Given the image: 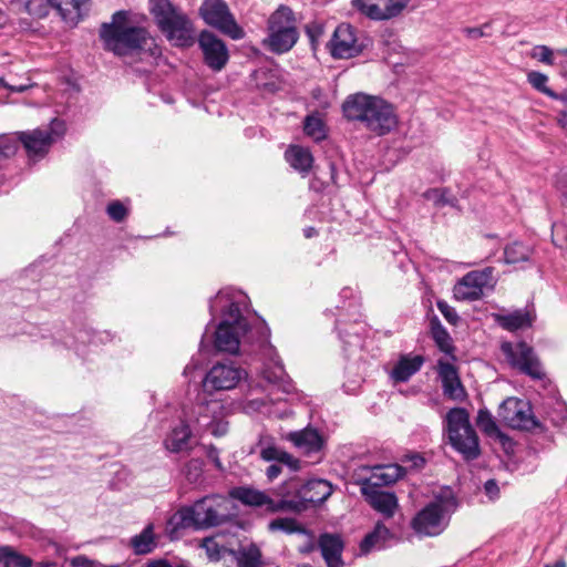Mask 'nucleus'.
Listing matches in <instances>:
<instances>
[{
  "label": "nucleus",
  "mask_w": 567,
  "mask_h": 567,
  "mask_svg": "<svg viewBox=\"0 0 567 567\" xmlns=\"http://www.w3.org/2000/svg\"><path fill=\"white\" fill-rule=\"evenodd\" d=\"M228 302L223 311V319L215 328L212 336L207 333L203 338L204 342H210L216 352L224 354H239L241 346L250 344L254 350L268 354L275 351L270 343V329L261 318H256L249 322L241 315L238 302L228 301L227 295L218 292L214 299H210L209 309L214 313L217 303Z\"/></svg>",
  "instance_id": "1"
},
{
  "label": "nucleus",
  "mask_w": 567,
  "mask_h": 567,
  "mask_svg": "<svg viewBox=\"0 0 567 567\" xmlns=\"http://www.w3.org/2000/svg\"><path fill=\"white\" fill-rule=\"evenodd\" d=\"M342 111L349 121L360 122L378 136L390 133L398 125L393 106L378 96L364 93L350 95L343 102Z\"/></svg>",
  "instance_id": "2"
},
{
  "label": "nucleus",
  "mask_w": 567,
  "mask_h": 567,
  "mask_svg": "<svg viewBox=\"0 0 567 567\" xmlns=\"http://www.w3.org/2000/svg\"><path fill=\"white\" fill-rule=\"evenodd\" d=\"M127 20L128 12L120 10L112 16L111 22L103 23L100 29L104 49L120 56L144 50L153 44V40L144 28L130 25Z\"/></svg>",
  "instance_id": "3"
},
{
  "label": "nucleus",
  "mask_w": 567,
  "mask_h": 567,
  "mask_svg": "<svg viewBox=\"0 0 567 567\" xmlns=\"http://www.w3.org/2000/svg\"><path fill=\"white\" fill-rule=\"evenodd\" d=\"M150 11L166 39L175 47L195 43V29L189 17L171 0H150Z\"/></svg>",
  "instance_id": "4"
},
{
  "label": "nucleus",
  "mask_w": 567,
  "mask_h": 567,
  "mask_svg": "<svg viewBox=\"0 0 567 567\" xmlns=\"http://www.w3.org/2000/svg\"><path fill=\"white\" fill-rule=\"evenodd\" d=\"M226 499L218 495L206 496L190 507L181 508L169 520L174 528H207L221 524L227 517L223 509Z\"/></svg>",
  "instance_id": "5"
},
{
  "label": "nucleus",
  "mask_w": 567,
  "mask_h": 567,
  "mask_svg": "<svg viewBox=\"0 0 567 567\" xmlns=\"http://www.w3.org/2000/svg\"><path fill=\"white\" fill-rule=\"evenodd\" d=\"M445 431L449 443L465 461H474L481 455L480 440L465 409L453 408L447 412Z\"/></svg>",
  "instance_id": "6"
},
{
  "label": "nucleus",
  "mask_w": 567,
  "mask_h": 567,
  "mask_svg": "<svg viewBox=\"0 0 567 567\" xmlns=\"http://www.w3.org/2000/svg\"><path fill=\"white\" fill-rule=\"evenodd\" d=\"M287 491L281 495L279 508H286V512L301 513L310 505L324 503L333 493L332 484L322 478L309 480L302 485L289 483Z\"/></svg>",
  "instance_id": "7"
},
{
  "label": "nucleus",
  "mask_w": 567,
  "mask_h": 567,
  "mask_svg": "<svg viewBox=\"0 0 567 567\" xmlns=\"http://www.w3.org/2000/svg\"><path fill=\"white\" fill-rule=\"evenodd\" d=\"M64 133V122L59 118H53L45 127L20 132L18 138L25 148L29 158L39 159L49 153L51 146L60 140Z\"/></svg>",
  "instance_id": "8"
},
{
  "label": "nucleus",
  "mask_w": 567,
  "mask_h": 567,
  "mask_svg": "<svg viewBox=\"0 0 567 567\" xmlns=\"http://www.w3.org/2000/svg\"><path fill=\"white\" fill-rule=\"evenodd\" d=\"M198 12L206 24L217 29L233 40H240L245 37L243 28L238 25L228 4L224 0H204Z\"/></svg>",
  "instance_id": "9"
},
{
  "label": "nucleus",
  "mask_w": 567,
  "mask_h": 567,
  "mask_svg": "<svg viewBox=\"0 0 567 567\" xmlns=\"http://www.w3.org/2000/svg\"><path fill=\"white\" fill-rule=\"evenodd\" d=\"M494 268L486 267L481 270H473L463 276L453 288L454 297L462 301L478 300L483 296V289L493 287L496 282Z\"/></svg>",
  "instance_id": "10"
},
{
  "label": "nucleus",
  "mask_w": 567,
  "mask_h": 567,
  "mask_svg": "<svg viewBox=\"0 0 567 567\" xmlns=\"http://www.w3.org/2000/svg\"><path fill=\"white\" fill-rule=\"evenodd\" d=\"M445 527V505L442 501L431 502L411 520V528L419 536H437Z\"/></svg>",
  "instance_id": "11"
},
{
  "label": "nucleus",
  "mask_w": 567,
  "mask_h": 567,
  "mask_svg": "<svg viewBox=\"0 0 567 567\" xmlns=\"http://www.w3.org/2000/svg\"><path fill=\"white\" fill-rule=\"evenodd\" d=\"M198 44L203 52L205 64L213 71H221L228 60L229 53L225 42L213 32L204 30L198 37Z\"/></svg>",
  "instance_id": "12"
},
{
  "label": "nucleus",
  "mask_w": 567,
  "mask_h": 567,
  "mask_svg": "<svg viewBox=\"0 0 567 567\" xmlns=\"http://www.w3.org/2000/svg\"><path fill=\"white\" fill-rule=\"evenodd\" d=\"M238 537L234 534L219 532L210 537L203 539L200 547L205 550L206 556L212 563L223 561L226 566L231 565V556Z\"/></svg>",
  "instance_id": "13"
},
{
  "label": "nucleus",
  "mask_w": 567,
  "mask_h": 567,
  "mask_svg": "<svg viewBox=\"0 0 567 567\" xmlns=\"http://www.w3.org/2000/svg\"><path fill=\"white\" fill-rule=\"evenodd\" d=\"M411 0H379L378 3L369 0H352L351 6L358 12L372 20H389L398 17Z\"/></svg>",
  "instance_id": "14"
},
{
  "label": "nucleus",
  "mask_w": 567,
  "mask_h": 567,
  "mask_svg": "<svg viewBox=\"0 0 567 567\" xmlns=\"http://www.w3.org/2000/svg\"><path fill=\"white\" fill-rule=\"evenodd\" d=\"M499 415L513 429L532 430L537 425L529 406L515 398L503 401L499 406Z\"/></svg>",
  "instance_id": "15"
},
{
  "label": "nucleus",
  "mask_w": 567,
  "mask_h": 567,
  "mask_svg": "<svg viewBox=\"0 0 567 567\" xmlns=\"http://www.w3.org/2000/svg\"><path fill=\"white\" fill-rule=\"evenodd\" d=\"M328 45L331 55L337 59H350L362 51V47L355 38L354 29L347 23H341L336 28Z\"/></svg>",
  "instance_id": "16"
},
{
  "label": "nucleus",
  "mask_w": 567,
  "mask_h": 567,
  "mask_svg": "<svg viewBox=\"0 0 567 567\" xmlns=\"http://www.w3.org/2000/svg\"><path fill=\"white\" fill-rule=\"evenodd\" d=\"M369 471V476L360 477L357 481L360 489H380L383 486L394 484L405 474L404 468L398 464L378 465Z\"/></svg>",
  "instance_id": "17"
},
{
  "label": "nucleus",
  "mask_w": 567,
  "mask_h": 567,
  "mask_svg": "<svg viewBox=\"0 0 567 567\" xmlns=\"http://www.w3.org/2000/svg\"><path fill=\"white\" fill-rule=\"evenodd\" d=\"M244 371L233 363L215 364L205 377V385L213 390H230L241 380Z\"/></svg>",
  "instance_id": "18"
},
{
  "label": "nucleus",
  "mask_w": 567,
  "mask_h": 567,
  "mask_svg": "<svg viewBox=\"0 0 567 567\" xmlns=\"http://www.w3.org/2000/svg\"><path fill=\"white\" fill-rule=\"evenodd\" d=\"M437 373L442 382L443 393L447 399L458 402L466 399V391L454 364L440 360L437 363Z\"/></svg>",
  "instance_id": "19"
},
{
  "label": "nucleus",
  "mask_w": 567,
  "mask_h": 567,
  "mask_svg": "<svg viewBox=\"0 0 567 567\" xmlns=\"http://www.w3.org/2000/svg\"><path fill=\"white\" fill-rule=\"evenodd\" d=\"M260 377L268 384L276 386L285 394L295 393V385L286 373L284 365L280 361L275 360L274 357H267L260 368Z\"/></svg>",
  "instance_id": "20"
},
{
  "label": "nucleus",
  "mask_w": 567,
  "mask_h": 567,
  "mask_svg": "<svg viewBox=\"0 0 567 567\" xmlns=\"http://www.w3.org/2000/svg\"><path fill=\"white\" fill-rule=\"evenodd\" d=\"M368 504L384 518H392L399 509V499L392 492L381 489H360Z\"/></svg>",
  "instance_id": "21"
},
{
  "label": "nucleus",
  "mask_w": 567,
  "mask_h": 567,
  "mask_svg": "<svg viewBox=\"0 0 567 567\" xmlns=\"http://www.w3.org/2000/svg\"><path fill=\"white\" fill-rule=\"evenodd\" d=\"M231 496L249 506H266L267 511L286 512V508H279L281 498L275 501L270 498L266 493L250 488V487H238L231 492Z\"/></svg>",
  "instance_id": "22"
},
{
  "label": "nucleus",
  "mask_w": 567,
  "mask_h": 567,
  "mask_svg": "<svg viewBox=\"0 0 567 567\" xmlns=\"http://www.w3.org/2000/svg\"><path fill=\"white\" fill-rule=\"evenodd\" d=\"M236 567H264L262 553L255 543L244 544L239 538L231 556Z\"/></svg>",
  "instance_id": "23"
},
{
  "label": "nucleus",
  "mask_w": 567,
  "mask_h": 567,
  "mask_svg": "<svg viewBox=\"0 0 567 567\" xmlns=\"http://www.w3.org/2000/svg\"><path fill=\"white\" fill-rule=\"evenodd\" d=\"M298 38V30L268 31V37L262 41V44L269 51L282 54L293 48Z\"/></svg>",
  "instance_id": "24"
},
{
  "label": "nucleus",
  "mask_w": 567,
  "mask_h": 567,
  "mask_svg": "<svg viewBox=\"0 0 567 567\" xmlns=\"http://www.w3.org/2000/svg\"><path fill=\"white\" fill-rule=\"evenodd\" d=\"M319 547L328 567H342L343 544L338 535L323 534L319 538Z\"/></svg>",
  "instance_id": "25"
},
{
  "label": "nucleus",
  "mask_w": 567,
  "mask_h": 567,
  "mask_svg": "<svg viewBox=\"0 0 567 567\" xmlns=\"http://www.w3.org/2000/svg\"><path fill=\"white\" fill-rule=\"evenodd\" d=\"M394 537V534L383 522H377L372 532L368 533L360 543V550L368 554L372 550H380L386 546V543Z\"/></svg>",
  "instance_id": "26"
},
{
  "label": "nucleus",
  "mask_w": 567,
  "mask_h": 567,
  "mask_svg": "<svg viewBox=\"0 0 567 567\" xmlns=\"http://www.w3.org/2000/svg\"><path fill=\"white\" fill-rule=\"evenodd\" d=\"M192 431L185 422L172 429L164 441L165 447L174 453L187 451L190 449Z\"/></svg>",
  "instance_id": "27"
},
{
  "label": "nucleus",
  "mask_w": 567,
  "mask_h": 567,
  "mask_svg": "<svg viewBox=\"0 0 567 567\" xmlns=\"http://www.w3.org/2000/svg\"><path fill=\"white\" fill-rule=\"evenodd\" d=\"M423 362V357H400L390 377L394 382H406L422 368Z\"/></svg>",
  "instance_id": "28"
},
{
  "label": "nucleus",
  "mask_w": 567,
  "mask_h": 567,
  "mask_svg": "<svg viewBox=\"0 0 567 567\" xmlns=\"http://www.w3.org/2000/svg\"><path fill=\"white\" fill-rule=\"evenodd\" d=\"M288 437L297 447L301 449L307 454L320 451L323 443L321 435L313 429L291 432Z\"/></svg>",
  "instance_id": "29"
},
{
  "label": "nucleus",
  "mask_w": 567,
  "mask_h": 567,
  "mask_svg": "<svg viewBox=\"0 0 567 567\" xmlns=\"http://www.w3.org/2000/svg\"><path fill=\"white\" fill-rule=\"evenodd\" d=\"M297 30L295 12L287 6H279L268 19V31Z\"/></svg>",
  "instance_id": "30"
},
{
  "label": "nucleus",
  "mask_w": 567,
  "mask_h": 567,
  "mask_svg": "<svg viewBox=\"0 0 567 567\" xmlns=\"http://www.w3.org/2000/svg\"><path fill=\"white\" fill-rule=\"evenodd\" d=\"M285 156L291 167L302 174L309 173L312 167L313 157L308 148L292 145L286 151Z\"/></svg>",
  "instance_id": "31"
},
{
  "label": "nucleus",
  "mask_w": 567,
  "mask_h": 567,
  "mask_svg": "<svg viewBox=\"0 0 567 567\" xmlns=\"http://www.w3.org/2000/svg\"><path fill=\"white\" fill-rule=\"evenodd\" d=\"M336 328L340 339L348 344L355 346L361 341V333L364 331V323L359 318H355L352 322L339 319L337 320Z\"/></svg>",
  "instance_id": "32"
},
{
  "label": "nucleus",
  "mask_w": 567,
  "mask_h": 567,
  "mask_svg": "<svg viewBox=\"0 0 567 567\" xmlns=\"http://www.w3.org/2000/svg\"><path fill=\"white\" fill-rule=\"evenodd\" d=\"M509 363L513 368L517 369L519 372L532 377L533 379H543L545 377V372L543 370L542 363L539 362L537 357H508Z\"/></svg>",
  "instance_id": "33"
},
{
  "label": "nucleus",
  "mask_w": 567,
  "mask_h": 567,
  "mask_svg": "<svg viewBox=\"0 0 567 567\" xmlns=\"http://www.w3.org/2000/svg\"><path fill=\"white\" fill-rule=\"evenodd\" d=\"M89 0H53V8L56 9L63 20L76 22L81 18L82 10L86 8Z\"/></svg>",
  "instance_id": "34"
},
{
  "label": "nucleus",
  "mask_w": 567,
  "mask_h": 567,
  "mask_svg": "<svg viewBox=\"0 0 567 567\" xmlns=\"http://www.w3.org/2000/svg\"><path fill=\"white\" fill-rule=\"evenodd\" d=\"M130 545L136 555H146L152 553L156 547L153 525L148 524L140 534L133 536L130 540Z\"/></svg>",
  "instance_id": "35"
},
{
  "label": "nucleus",
  "mask_w": 567,
  "mask_h": 567,
  "mask_svg": "<svg viewBox=\"0 0 567 567\" xmlns=\"http://www.w3.org/2000/svg\"><path fill=\"white\" fill-rule=\"evenodd\" d=\"M497 322L504 329L515 331L532 326L533 318L528 311L516 310L508 315L498 316Z\"/></svg>",
  "instance_id": "36"
},
{
  "label": "nucleus",
  "mask_w": 567,
  "mask_h": 567,
  "mask_svg": "<svg viewBox=\"0 0 567 567\" xmlns=\"http://www.w3.org/2000/svg\"><path fill=\"white\" fill-rule=\"evenodd\" d=\"M260 457L267 462L277 461L280 464L288 465L292 470H298L299 467L298 461L293 458V456L274 444L262 446Z\"/></svg>",
  "instance_id": "37"
},
{
  "label": "nucleus",
  "mask_w": 567,
  "mask_h": 567,
  "mask_svg": "<svg viewBox=\"0 0 567 567\" xmlns=\"http://www.w3.org/2000/svg\"><path fill=\"white\" fill-rule=\"evenodd\" d=\"M0 564L3 567H31L32 559L20 554L11 546H0Z\"/></svg>",
  "instance_id": "38"
},
{
  "label": "nucleus",
  "mask_w": 567,
  "mask_h": 567,
  "mask_svg": "<svg viewBox=\"0 0 567 567\" xmlns=\"http://www.w3.org/2000/svg\"><path fill=\"white\" fill-rule=\"evenodd\" d=\"M268 529L272 533L281 532L284 534H303L305 527L291 517H278L269 522Z\"/></svg>",
  "instance_id": "39"
},
{
  "label": "nucleus",
  "mask_w": 567,
  "mask_h": 567,
  "mask_svg": "<svg viewBox=\"0 0 567 567\" xmlns=\"http://www.w3.org/2000/svg\"><path fill=\"white\" fill-rule=\"evenodd\" d=\"M303 132L315 142H320L327 136L326 125L318 114H311L305 118Z\"/></svg>",
  "instance_id": "40"
},
{
  "label": "nucleus",
  "mask_w": 567,
  "mask_h": 567,
  "mask_svg": "<svg viewBox=\"0 0 567 567\" xmlns=\"http://www.w3.org/2000/svg\"><path fill=\"white\" fill-rule=\"evenodd\" d=\"M532 250L529 247L522 243H513L505 247L504 259L507 264H517L526 261L530 256Z\"/></svg>",
  "instance_id": "41"
},
{
  "label": "nucleus",
  "mask_w": 567,
  "mask_h": 567,
  "mask_svg": "<svg viewBox=\"0 0 567 567\" xmlns=\"http://www.w3.org/2000/svg\"><path fill=\"white\" fill-rule=\"evenodd\" d=\"M528 83L537 91L551 99H558V94L547 86L548 76L538 71H530L527 74Z\"/></svg>",
  "instance_id": "42"
},
{
  "label": "nucleus",
  "mask_w": 567,
  "mask_h": 567,
  "mask_svg": "<svg viewBox=\"0 0 567 567\" xmlns=\"http://www.w3.org/2000/svg\"><path fill=\"white\" fill-rule=\"evenodd\" d=\"M432 336L439 349L445 354H451L453 351L452 339L447 331L441 324L432 327Z\"/></svg>",
  "instance_id": "43"
},
{
  "label": "nucleus",
  "mask_w": 567,
  "mask_h": 567,
  "mask_svg": "<svg viewBox=\"0 0 567 567\" xmlns=\"http://www.w3.org/2000/svg\"><path fill=\"white\" fill-rule=\"evenodd\" d=\"M25 8L31 16L43 18L53 8V0H28Z\"/></svg>",
  "instance_id": "44"
},
{
  "label": "nucleus",
  "mask_w": 567,
  "mask_h": 567,
  "mask_svg": "<svg viewBox=\"0 0 567 567\" xmlns=\"http://www.w3.org/2000/svg\"><path fill=\"white\" fill-rule=\"evenodd\" d=\"M446 190L445 189H429L424 193V197L429 200H432L435 206L442 207L445 205H454L455 198H449L446 197Z\"/></svg>",
  "instance_id": "45"
},
{
  "label": "nucleus",
  "mask_w": 567,
  "mask_h": 567,
  "mask_svg": "<svg viewBox=\"0 0 567 567\" xmlns=\"http://www.w3.org/2000/svg\"><path fill=\"white\" fill-rule=\"evenodd\" d=\"M530 56L547 65H554L555 63L554 52L547 45H535L532 49Z\"/></svg>",
  "instance_id": "46"
},
{
  "label": "nucleus",
  "mask_w": 567,
  "mask_h": 567,
  "mask_svg": "<svg viewBox=\"0 0 567 567\" xmlns=\"http://www.w3.org/2000/svg\"><path fill=\"white\" fill-rule=\"evenodd\" d=\"M477 425L487 434L497 430V425L487 410H480L476 417Z\"/></svg>",
  "instance_id": "47"
},
{
  "label": "nucleus",
  "mask_w": 567,
  "mask_h": 567,
  "mask_svg": "<svg viewBox=\"0 0 567 567\" xmlns=\"http://www.w3.org/2000/svg\"><path fill=\"white\" fill-rule=\"evenodd\" d=\"M106 213L112 220L121 223L127 216V208L120 200H113L107 205Z\"/></svg>",
  "instance_id": "48"
},
{
  "label": "nucleus",
  "mask_w": 567,
  "mask_h": 567,
  "mask_svg": "<svg viewBox=\"0 0 567 567\" xmlns=\"http://www.w3.org/2000/svg\"><path fill=\"white\" fill-rule=\"evenodd\" d=\"M219 409L220 404L218 401H209L198 404L196 411L198 414L197 422L200 423L202 419L209 420L210 417H214L210 414H214Z\"/></svg>",
  "instance_id": "49"
},
{
  "label": "nucleus",
  "mask_w": 567,
  "mask_h": 567,
  "mask_svg": "<svg viewBox=\"0 0 567 567\" xmlns=\"http://www.w3.org/2000/svg\"><path fill=\"white\" fill-rule=\"evenodd\" d=\"M436 307L440 310V312L443 315V317L452 324H456L458 321V316L453 307H451L446 301L439 300L436 302Z\"/></svg>",
  "instance_id": "50"
},
{
  "label": "nucleus",
  "mask_w": 567,
  "mask_h": 567,
  "mask_svg": "<svg viewBox=\"0 0 567 567\" xmlns=\"http://www.w3.org/2000/svg\"><path fill=\"white\" fill-rule=\"evenodd\" d=\"M17 147L18 144L14 138L7 135L0 136V151L2 157H9L13 155L17 151Z\"/></svg>",
  "instance_id": "51"
},
{
  "label": "nucleus",
  "mask_w": 567,
  "mask_h": 567,
  "mask_svg": "<svg viewBox=\"0 0 567 567\" xmlns=\"http://www.w3.org/2000/svg\"><path fill=\"white\" fill-rule=\"evenodd\" d=\"M69 563H70V566H72V567H93V565H94V561L89 559L84 555L74 556V557L70 558Z\"/></svg>",
  "instance_id": "52"
},
{
  "label": "nucleus",
  "mask_w": 567,
  "mask_h": 567,
  "mask_svg": "<svg viewBox=\"0 0 567 567\" xmlns=\"http://www.w3.org/2000/svg\"><path fill=\"white\" fill-rule=\"evenodd\" d=\"M488 27V24H485L483 28H465L464 33L470 39H480L482 37H485L486 33L484 31V28Z\"/></svg>",
  "instance_id": "53"
},
{
  "label": "nucleus",
  "mask_w": 567,
  "mask_h": 567,
  "mask_svg": "<svg viewBox=\"0 0 567 567\" xmlns=\"http://www.w3.org/2000/svg\"><path fill=\"white\" fill-rule=\"evenodd\" d=\"M485 492L491 497H495L498 495L499 488L497 483L494 480H488L484 485Z\"/></svg>",
  "instance_id": "54"
},
{
  "label": "nucleus",
  "mask_w": 567,
  "mask_h": 567,
  "mask_svg": "<svg viewBox=\"0 0 567 567\" xmlns=\"http://www.w3.org/2000/svg\"><path fill=\"white\" fill-rule=\"evenodd\" d=\"M281 473V466L279 464H271L266 470V475L269 481H272Z\"/></svg>",
  "instance_id": "55"
},
{
  "label": "nucleus",
  "mask_w": 567,
  "mask_h": 567,
  "mask_svg": "<svg viewBox=\"0 0 567 567\" xmlns=\"http://www.w3.org/2000/svg\"><path fill=\"white\" fill-rule=\"evenodd\" d=\"M306 31L312 42L322 33V29L318 24L307 25Z\"/></svg>",
  "instance_id": "56"
},
{
  "label": "nucleus",
  "mask_w": 567,
  "mask_h": 567,
  "mask_svg": "<svg viewBox=\"0 0 567 567\" xmlns=\"http://www.w3.org/2000/svg\"><path fill=\"white\" fill-rule=\"evenodd\" d=\"M412 462V467L414 468H422L425 464V460L420 454H414L410 457Z\"/></svg>",
  "instance_id": "57"
},
{
  "label": "nucleus",
  "mask_w": 567,
  "mask_h": 567,
  "mask_svg": "<svg viewBox=\"0 0 567 567\" xmlns=\"http://www.w3.org/2000/svg\"><path fill=\"white\" fill-rule=\"evenodd\" d=\"M0 84L4 87L10 89L13 92H23L24 90H27L29 87V85H27V84L9 85L3 79H0Z\"/></svg>",
  "instance_id": "58"
},
{
  "label": "nucleus",
  "mask_w": 567,
  "mask_h": 567,
  "mask_svg": "<svg viewBox=\"0 0 567 567\" xmlns=\"http://www.w3.org/2000/svg\"><path fill=\"white\" fill-rule=\"evenodd\" d=\"M558 123L565 127L567 125V110L561 111L558 117Z\"/></svg>",
  "instance_id": "59"
},
{
  "label": "nucleus",
  "mask_w": 567,
  "mask_h": 567,
  "mask_svg": "<svg viewBox=\"0 0 567 567\" xmlns=\"http://www.w3.org/2000/svg\"><path fill=\"white\" fill-rule=\"evenodd\" d=\"M518 354H523V355H526V354H532V348L528 347L527 344L525 343H522L520 344V350H519V353Z\"/></svg>",
  "instance_id": "60"
},
{
  "label": "nucleus",
  "mask_w": 567,
  "mask_h": 567,
  "mask_svg": "<svg viewBox=\"0 0 567 567\" xmlns=\"http://www.w3.org/2000/svg\"><path fill=\"white\" fill-rule=\"evenodd\" d=\"M254 409H260L261 406L265 405V401L264 400H254L249 403Z\"/></svg>",
  "instance_id": "61"
},
{
  "label": "nucleus",
  "mask_w": 567,
  "mask_h": 567,
  "mask_svg": "<svg viewBox=\"0 0 567 567\" xmlns=\"http://www.w3.org/2000/svg\"><path fill=\"white\" fill-rule=\"evenodd\" d=\"M316 234H317V231L313 227H309V228L305 229V235L307 238H310Z\"/></svg>",
  "instance_id": "62"
},
{
  "label": "nucleus",
  "mask_w": 567,
  "mask_h": 567,
  "mask_svg": "<svg viewBox=\"0 0 567 567\" xmlns=\"http://www.w3.org/2000/svg\"><path fill=\"white\" fill-rule=\"evenodd\" d=\"M546 567H566V564L564 560H558L555 563L554 566H546Z\"/></svg>",
  "instance_id": "63"
},
{
  "label": "nucleus",
  "mask_w": 567,
  "mask_h": 567,
  "mask_svg": "<svg viewBox=\"0 0 567 567\" xmlns=\"http://www.w3.org/2000/svg\"><path fill=\"white\" fill-rule=\"evenodd\" d=\"M557 53L561 55H567V49H559L557 50Z\"/></svg>",
  "instance_id": "64"
}]
</instances>
